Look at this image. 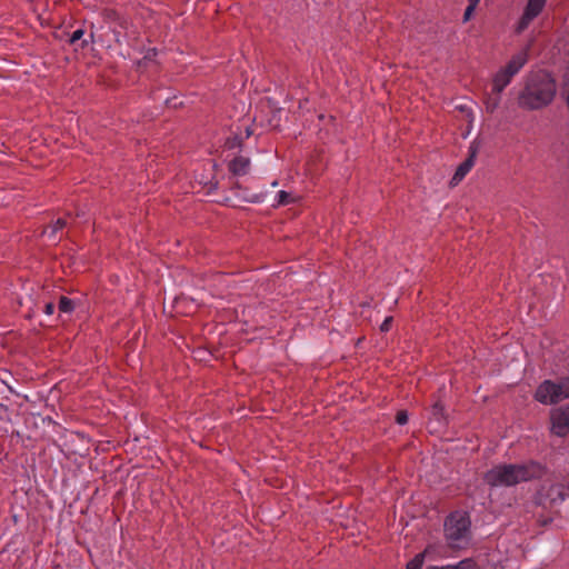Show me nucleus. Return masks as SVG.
<instances>
[{
	"label": "nucleus",
	"mask_w": 569,
	"mask_h": 569,
	"mask_svg": "<svg viewBox=\"0 0 569 569\" xmlns=\"http://www.w3.org/2000/svg\"><path fill=\"white\" fill-rule=\"evenodd\" d=\"M548 497L551 502H563L567 498V492L562 485H552L548 490Z\"/></svg>",
	"instance_id": "ddd939ff"
},
{
	"label": "nucleus",
	"mask_w": 569,
	"mask_h": 569,
	"mask_svg": "<svg viewBox=\"0 0 569 569\" xmlns=\"http://www.w3.org/2000/svg\"><path fill=\"white\" fill-rule=\"evenodd\" d=\"M445 537L451 549L466 548L470 542V519L465 512L455 511L445 521Z\"/></svg>",
	"instance_id": "7ed1b4c3"
},
{
	"label": "nucleus",
	"mask_w": 569,
	"mask_h": 569,
	"mask_svg": "<svg viewBox=\"0 0 569 569\" xmlns=\"http://www.w3.org/2000/svg\"><path fill=\"white\" fill-rule=\"evenodd\" d=\"M62 226H63V222H61L60 220H57V227L61 228Z\"/></svg>",
	"instance_id": "b1692460"
},
{
	"label": "nucleus",
	"mask_w": 569,
	"mask_h": 569,
	"mask_svg": "<svg viewBox=\"0 0 569 569\" xmlns=\"http://www.w3.org/2000/svg\"><path fill=\"white\" fill-rule=\"evenodd\" d=\"M477 6H478V3L469 2L468 7L466 8L465 13H463V22H467L471 19V16L475 12Z\"/></svg>",
	"instance_id": "f3484780"
},
{
	"label": "nucleus",
	"mask_w": 569,
	"mask_h": 569,
	"mask_svg": "<svg viewBox=\"0 0 569 569\" xmlns=\"http://www.w3.org/2000/svg\"><path fill=\"white\" fill-rule=\"evenodd\" d=\"M535 18H528L527 19V12L525 11L521 19H520V22H519V30H523L528 27V24L533 20Z\"/></svg>",
	"instance_id": "412c9836"
},
{
	"label": "nucleus",
	"mask_w": 569,
	"mask_h": 569,
	"mask_svg": "<svg viewBox=\"0 0 569 569\" xmlns=\"http://www.w3.org/2000/svg\"><path fill=\"white\" fill-rule=\"evenodd\" d=\"M513 76L509 74L506 70L500 69L492 81V89L496 92H502L503 89L510 83Z\"/></svg>",
	"instance_id": "9d476101"
},
{
	"label": "nucleus",
	"mask_w": 569,
	"mask_h": 569,
	"mask_svg": "<svg viewBox=\"0 0 569 569\" xmlns=\"http://www.w3.org/2000/svg\"><path fill=\"white\" fill-rule=\"evenodd\" d=\"M250 160L243 156H238L229 163V171L237 177L244 176L249 172Z\"/></svg>",
	"instance_id": "6e6552de"
},
{
	"label": "nucleus",
	"mask_w": 569,
	"mask_h": 569,
	"mask_svg": "<svg viewBox=\"0 0 569 569\" xmlns=\"http://www.w3.org/2000/svg\"><path fill=\"white\" fill-rule=\"evenodd\" d=\"M427 569H480V567L473 559L466 558L456 565L430 566Z\"/></svg>",
	"instance_id": "9b49d317"
},
{
	"label": "nucleus",
	"mask_w": 569,
	"mask_h": 569,
	"mask_svg": "<svg viewBox=\"0 0 569 569\" xmlns=\"http://www.w3.org/2000/svg\"><path fill=\"white\" fill-rule=\"evenodd\" d=\"M546 0H529L525 11L528 18H536L543 9Z\"/></svg>",
	"instance_id": "4468645a"
},
{
	"label": "nucleus",
	"mask_w": 569,
	"mask_h": 569,
	"mask_svg": "<svg viewBox=\"0 0 569 569\" xmlns=\"http://www.w3.org/2000/svg\"><path fill=\"white\" fill-rule=\"evenodd\" d=\"M443 407L441 403L437 402L432 407V415L433 417L439 420L442 417Z\"/></svg>",
	"instance_id": "aec40b11"
},
{
	"label": "nucleus",
	"mask_w": 569,
	"mask_h": 569,
	"mask_svg": "<svg viewBox=\"0 0 569 569\" xmlns=\"http://www.w3.org/2000/svg\"><path fill=\"white\" fill-rule=\"evenodd\" d=\"M567 398H569V379L559 382L545 380L535 393V399L543 405L557 403Z\"/></svg>",
	"instance_id": "20e7f679"
},
{
	"label": "nucleus",
	"mask_w": 569,
	"mask_h": 569,
	"mask_svg": "<svg viewBox=\"0 0 569 569\" xmlns=\"http://www.w3.org/2000/svg\"><path fill=\"white\" fill-rule=\"evenodd\" d=\"M59 309L62 312H69L71 310V302L67 297L60 298Z\"/></svg>",
	"instance_id": "a211bd4d"
},
{
	"label": "nucleus",
	"mask_w": 569,
	"mask_h": 569,
	"mask_svg": "<svg viewBox=\"0 0 569 569\" xmlns=\"http://www.w3.org/2000/svg\"><path fill=\"white\" fill-rule=\"evenodd\" d=\"M20 306L26 309V317H33L39 311H43L46 315L51 316L54 311V305L50 301H40L34 299L31 295H27L21 298Z\"/></svg>",
	"instance_id": "39448f33"
},
{
	"label": "nucleus",
	"mask_w": 569,
	"mask_h": 569,
	"mask_svg": "<svg viewBox=\"0 0 569 569\" xmlns=\"http://www.w3.org/2000/svg\"><path fill=\"white\" fill-rule=\"evenodd\" d=\"M551 431L563 437L569 431V406L555 409L551 413Z\"/></svg>",
	"instance_id": "423d86ee"
},
{
	"label": "nucleus",
	"mask_w": 569,
	"mask_h": 569,
	"mask_svg": "<svg viewBox=\"0 0 569 569\" xmlns=\"http://www.w3.org/2000/svg\"><path fill=\"white\" fill-rule=\"evenodd\" d=\"M277 186H278V181H273L272 187H277Z\"/></svg>",
	"instance_id": "bb28decb"
},
{
	"label": "nucleus",
	"mask_w": 569,
	"mask_h": 569,
	"mask_svg": "<svg viewBox=\"0 0 569 569\" xmlns=\"http://www.w3.org/2000/svg\"><path fill=\"white\" fill-rule=\"evenodd\" d=\"M555 96V80L548 72L538 70L526 76L518 103L523 109L538 110L550 104Z\"/></svg>",
	"instance_id": "f257e3e1"
},
{
	"label": "nucleus",
	"mask_w": 569,
	"mask_h": 569,
	"mask_svg": "<svg viewBox=\"0 0 569 569\" xmlns=\"http://www.w3.org/2000/svg\"><path fill=\"white\" fill-rule=\"evenodd\" d=\"M391 323H392V317H387V318L383 320V322L381 323V326H380V330H381L382 332H387V331H389V330H390V328H391Z\"/></svg>",
	"instance_id": "4be33fe9"
},
{
	"label": "nucleus",
	"mask_w": 569,
	"mask_h": 569,
	"mask_svg": "<svg viewBox=\"0 0 569 569\" xmlns=\"http://www.w3.org/2000/svg\"><path fill=\"white\" fill-rule=\"evenodd\" d=\"M423 563V555H417L412 560H410L407 565V569H421Z\"/></svg>",
	"instance_id": "dca6fc26"
},
{
	"label": "nucleus",
	"mask_w": 569,
	"mask_h": 569,
	"mask_svg": "<svg viewBox=\"0 0 569 569\" xmlns=\"http://www.w3.org/2000/svg\"><path fill=\"white\" fill-rule=\"evenodd\" d=\"M543 469L537 462L525 465H498L485 473V481L491 487H511L542 476Z\"/></svg>",
	"instance_id": "f03ea898"
},
{
	"label": "nucleus",
	"mask_w": 569,
	"mask_h": 569,
	"mask_svg": "<svg viewBox=\"0 0 569 569\" xmlns=\"http://www.w3.org/2000/svg\"><path fill=\"white\" fill-rule=\"evenodd\" d=\"M83 36V31L81 29L73 31V44L79 41Z\"/></svg>",
	"instance_id": "5701e85b"
},
{
	"label": "nucleus",
	"mask_w": 569,
	"mask_h": 569,
	"mask_svg": "<svg viewBox=\"0 0 569 569\" xmlns=\"http://www.w3.org/2000/svg\"><path fill=\"white\" fill-rule=\"evenodd\" d=\"M295 201V197L284 191V190H281L277 193V202L274 204V207H279V206H287L289 203H292Z\"/></svg>",
	"instance_id": "2eb2a0df"
},
{
	"label": "nucleus",
	"mask_w": 569,
	"mask_h": 569,
	"mask_svg": "<svg viewBox=\"0 0 569 569\" xmlns=\"http://www.w3.org/2000/svg\"><path fill=\"white\" fill-rule=\"evenodd\" d=\"M500 101H501V92H496L491 88V91L487 92L485 96L483 102L486 106V110L490 113L495 112L496 109L499 107Z\"/></svg>",
	"instance_id": "f8f14e48"
},
{
	"label": "nucleus",
	"mask_w": 569,
	"mask_h": 569,
	"mask_svg": "<svg viewBox=\"0 0 569 569\" xmlns=\"http://www.w3.org/2000/svg\"><path fill=\"white\" fill-rule=\"evenodd\" d=\"M396 422L401 426L406 425L408 422L407 411H405V410L398 411L396 415Z\"/></svg>",
	"instance_id": "6ab92c4d"
},
{
	"label": "nucleus",
	"mask_w": 569,
	"mask_h": 569,
	"mask_svg": "<svg viewBox=\"0 0 569 569\" xmlns=\"http://www.w3.org/2000/svg\"><path fill=\"white\" fill-rule=\"evenodd\" d=\"M528 53L527 51H521L515 54L511 60L507 63L503 70H506L509 74L516 76L521 68L527 63Z\"/></svg>",
	"instance_id": "1a4fd4ad"
},
{
	"label": "nucleus",
	"mask_w": 569,
	"mask_h": 569,
	"mask_svg": "<svg viewBox=\"0 0 569 569\" xmlns=\"http://www.w3.org/2000/svg\"><path fill=\"white\" fill-rule=\"evenodd\" d=\"M476 154H477V150L471 146L469 149V157L462 163H460L459 167L457 168V170L450 181L451 186H457L467 176V173L471 170V168L475 166Z\"/></svg>",
	"instance_id": "0eeeda50"
},
{
	"label": "nucleus",
	"mask_w": 569,
	"mask_h": 569,
	"mask_svg": "<svg viewBox=\"0 0 569 569\" xmlns=\"http://www.w3.org/2000/svg\"><path fill=\"white\" fill-rule=\"evenodd\" d=\"M251 201H252V202H258V201H259V200H258V197L252 198V199H251Z\"/></svg>",
	"instance_id": "a878e982"
},
{
	"label": "nucleus",
	"mask_w": 569,
	"mask_h": 569,
	"mask_svg": "<svg viewBox=\"0 0 569 569\" xmlns=\"http://www.w3.org/2000/svg\"><path fill=\"white\" fill-rule=\"evenodd\" d=\"M480 0H468V2L479 3Z\"/></svg>",
	"instance_id": "393cba45"
}]
</instances>
